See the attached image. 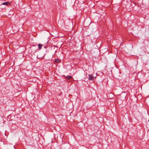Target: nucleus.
I'll use <instances>...</instances> for the list:
<instances>
[{"mask_svg": "<svg viewBox=\"0 0 149 149\" xmlns=\"http://www.w3.org/2000/svg\"><path fill=\"white\" fill-rule=\"evenodd\" d=\"M72 78L71 76H68L66 77V79H70Z\"/></svg>", "mask_w": 149, "mask_h": 149, "instance_id": "4", "label": "nucleus"}, {"mask_svg": "<svg viewBox=\"0 0 149 149\" xmlns=\"http://www.w3.org/2000/svg\"><path fill=\"white\" fill-rule=\"evenodd\" d=\"M1 5H10V3L9 2H6L4 3H3L1 4Z\"/></svg>", "mask_w": 149, "mask_h": 149, "instance_id": "2", "label": "nucleus"}, {"mask_svg": "<svg viewBox=\"0 0 149 149\" xmlns=\"http://www.w3.org/2000/svg\"><path fill=\"white\" fill-rule=\"evenodd\" d=\"M124 93H125V92H124Z\"/></svg>", "mask_w": 149, "mask_h": 149, "instance_id": "7", "label": "nucleus"}, {"mask_svg": "<svg viewBox=\"0 0 149 149\" xmlns=\"http://www.w3.org/2000/svg\"><path fill=\"white\" fill-rule=\"evenodd\" d=\"M60 61V60L59 59H56L55 60V61L57 63H59Z\"/></svg>", "mask_w": 149, "mask_h": 149, "instance_id": "5", "label": "nucleus"}, {"mask_svg": "<svg viewBox=\"0 0 149 149\" xmlns=\"http://www.w3.org/2000/svg\"><path fill=\"white\" fill-rule=\"evenodd\" d=\"M95 79V78L93 77L92 75H88V80H89L93 81Z\"/></svg>", "mask_w": 149, "mask_h": 149, "instance_id": "1", "label": "nucleus"}, {"mask_svg": "<svg viewBox=\"0 0 149 149\" xmlns=\"http://www.w3.org/2000/svg\"><path fill=\"white\" fill-rule=\"evenodd\" d=\"M126 95H125L124 96V98H125V97H126Z\"/></svg>", "mask_w": 149, "mask_h": 149, "instance_id": "6", "label": "nucleus"}, {"mask_svg": "<svg viewBox=\"0 0 149 149\" xmlns=\"http://www.w3.org/2000/svg\"><path fill=\"white\" fill-rule=\"evenodd\" d=\"M43 46V45L41 44H38V48L39 50H40L42 47Z\"/></svg>", "mask_w": 149, "mask_h": 149, "instance_id": "3", "label": "nucleus"}]
</instances>
